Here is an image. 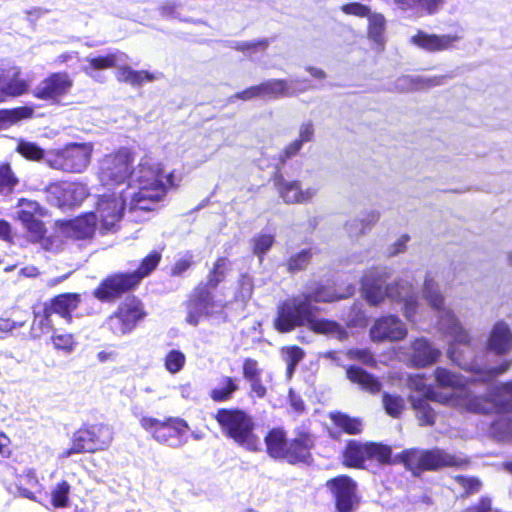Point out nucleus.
<instances>
[{
	"label": "nucleus",
	"instance_id": "aec40b11",
	"mask_svg": "<svg viewBox=\"0 0 512 512\" xmlns=\"http://www.w3.org/2000/svg\"><path fill=\"white\" fill-rule=\"evenodd\" d=\"M339 512H351L357 503L356 483L348 476H338L327 482Z\"/></svg>",
	"mask_w": 512,
	"mask_h": 512
},
{
	"label": "nucleus",
	"instance_id": "4be33fe9",
	"mask_svg": "<svg viewBox=\"0 0 512 512\" xmlns=\"http://www.w3.org/2000/svg\"><path fill=\"white\" fill-rule=\"evenodd\" d=\"M435 381L439 387L450 389V394L438 393L440 396H446L449 398H456L462 395H469L478 399H487L486 395H477L470 386L467 385L468 380L462 376L442 367H438L434 371Z\"/></svg>",
	"mask_w": 512,
	"mask_h": 512
},
{
	"label": "nucleus",
	"instance_id": "5701e85b",
	"mask_svg": "<svg viewBox=\"0 0 512 512\" xmlns=\"http://www.w3.org/2000/svg\"><path fill=\"white\" fill-rule=\"evenodd\" d=\"M72 86L73 80L67 73H53L35 87L34 95L42 100L57 101L66 95Z\"/></svg>",
	"mask_w": 512,
	"mask_h": 512
},
{
	"label": "nucleus",
	"instance_id": "bf43d9fd",
	"mask_svg": "<svg viewBox=\"0 0 512 512\" xmlns=\"http://www.w3.org/2000/svg\"><path fill=\"white\" fill-rule=\"evenodd\" d=\"M341 11L346 15H352L360 18H368L372 13L368 6L358 2L343 5L341 7Z\"/></svg>",
	"mask_w": 512,
	"mask_h": 512
},
{
	"label": "nucleus",
	"instance_id": "864d4df0",
	"mask_svg": "<svg viewBox=\"0 0 512 512\" xmlns=\"http://www.w3.org/2000/svg\"><path fill=\"white\" fill-rule=\"evenodd\" d=\"M274 243V236L271 234H259L252 240L253 253L262 260L263 256L270 250Z\"/></svg>",
	"mask_w": 512,
	"mask_h": 512
},
{
	"label": "nucleus",
	"instance_id": "13d9d810",
	"mask_svg": "<svg viewBox=\"0 0 512 512\" xmlns=\"http://www.w3.org/2000/svg\"><path fill=\"white\" fill-rule=\"evenodd\" d=\"M18 151L21 155L30 160L46 158V154L43 149L31 142H21L18 145Z\"/></svg>",
	"mask_w": 512,
	"mask_h": 512
},
{
	"label": "nucleus",
	"instance_id": "423d86ee",
	"mask_svg": "<svg viewBox=\"0 0 512 512\" xmlns=\"http://www.w3.org/2000/svg\"><path fill=\"white\" fill-rule=\"evenodd\" d=\"M127 55L116 51L106 55L88 56L85 58L86 64L82 66V71L96 81H102L100 70L116 67V78L120 82L127 83L134 87H140L147 82H152L161 78V73L148 72L144 70H134L126 65Z\"/></svg>",
	"mask_w": 512,
	"mask_h": 512
},
{
	"label": "nucleus",
	"instance_id": "393cba45",
	"mask_svg": "<svg viewBox=\"0 0 512 512\" xmlns=\"http://www.w3.org/2000/svg\"><path fill=\"white\" fill-rule=\"evenodd\" d=\"M220 307L212 300L211 293L205 286H199L195 289L188 303L187 322L191 325H197L202 316L210 315L215 312V308Z\"/></svg>",
	"mask_w": 512,
	"mask_h": 512
},
{
	"label": "nucleus",
	"instance_id": "4468645a",
	"mask_svg": "<svg viewBox=\"0 0 512 512\" xmlns=\"http://www.w3.org/2000/svg\"><path fill=\"white\" fill-rule=\"evenodd\" d=\"M404 461L411 470H436L447 466L460 467L466 463L462 458L438 449L431 451H407L404 454Z\"/></svg>",
	"mask_w": 512,
	"mask_h": 512
},
{
	"label": "nucleus",
	"instance_id": "37998d69",
	"mask_svg": "<svg viewBox=\"0 0 512 512\" xmlns=\"http://www.w3.org/2000/svg\"><path fill=\"white\" fill-rule=\"evenodd\" d=\"M268 45V39H261L253 41H236L232 43L231 47L252 58L258 53H263L267 49Z\"/></svg>",
	"mask_w": 512,
	"mask_h": 512
},
{
	"label": "nucleus",
	"instance_id": "ea45409f",
	"mask_svg": "<svg viewBox=\"0 0 512 512\" xmlns=\"http://www.w3.org/2000/svg\"><path fill=\"white\" fill-rule=\"evenodd\" d=\"M490 433L499 441H512V417H499L491 424Z\"/></svg>",
	"mask_w": 512,
	"mask_h": 512
},
{
	"label": "nucleus",
	"instance_id": "c9c22d12",
	"mask_svg": "<svg viewBox=\"0 0 512 512\" xmlns=\"http://www.w3.org/2000/svg\"><path fill=\"white\" fill-rule=\"evenodd\" d=\"M386 19L381 13H371L368 17V37L373 41L379 50H382L386 43Z\"/></svg>",
	"mask_w": 512,
	"mask_h": 512
},
{
	"label": "nucleus",
	"instance_id": "9d476101",
	"mask_svg": "<svg viewBox=\"0 0 512 512\" xmlns=\"http://www.w3.org/2000/svg\"><path fill=\"white\" fill-rule=\"evenodd\" d=\"M129 197H124V193H113L111 195H103L98 199L96 211L97 223L102 233L114 232L119 227V223L123 217L124 209H128V214L133 221L143 220L141 213L148 211L138 210L131 214L129 211Z\"/></svg>",
	"mask_w": 512,
	"mask_h": 512
},
{
	"label": "nucleus",
	"instance_id": "338daca9",
	"mask_svg": "<svg viewBox=\"0 0 512 512\" xmlns=\"http://www.w3.org/2000/svg\"><path fill=\"white\" fill-rule=\"evenodd\" d=\"M491 510V499L482 497L477 504L466 508L463 512H489Z\"/></svg>",
	"mask_w": 512,
	"mask_h": 512
},
{
	"label": "nucleus",
	"instance_id": "a211bd4d",
	"mask_svg": "<svg viewBox=\"0 0 512 512\" xmlns=\"http://www.w3.org/2000/svg\"><path fill=\"white\" fill-rule=\"evenodd\" d=\"M408 334L405 323L395 315H387L375 320L370 329V337L374 342H398Z\"/></svg>",
	"mask_w": 512,
	"mask_h": 512
},
{
	"label": "nucleus",
	"instance_id": "f704fd0d",
	"mask_svg": "<svg viewBox=\"0 0 512 512\" xmlns=\"http://www.w3.org/2000/svg\"><path fill=\"white\" fill-rule=\"evenodd\" d=\"M79 303V295L74 293L62 294L55 297L45 308L51 313L59 314L61 317H70Z\"/></svg>",
	"mask_w": 512,
	"mask_h": 512
},
{
	"label": "nucleus",
	"instance_id": "052dcab7",
	"mask_svg": "<svg viewBox=\"0 0 512 512\" xmlns=\"http://www.w3.org/2000/svg\"><path fill=\"white\" fill-rule=\"evenodd\" d=\"M347 356L366 365L375 363L373 354L368 349H352L347 352Z\"/></svg>",
	"mask_w": 512,
	"mask_h": 512
},
{
	"label": "nucleus",
	"instance_id": "7ed1b4c3",
	"mask_svg": "<svg viewBox=\"0 0 512 512\" xmlns=\"http://www.w3.org/2000/svg\"><path fill=\"white\" fill-rule=\"evenodd\" d=\"M353 292V286H349L347 292L341 295L331 288L321 286L314 292L287 298L277 307L274 328L280 333H287L296 327L305 326L316 333L343 340L347 337L346 330L335 321L317 318V308L313 302H332L352 295Z\"/></svg>",
	"mask_w": 512,
	"mask_h": 512
},
{
	"label": "nucleus",
	"instance_id": "412c9836",
	"mask_svg": "<svg viewBox=\"0 0 512 512\" xmlns=\"http://www.w3.org/2000/svg\"><path fill=\"white\" fill-rule=\"evenodd\" d=\"M274 184L279 197L286 204L308 203L318 193L317 187L310 186L303 189L299 181L286 180L282 175L275 177Z\"/></svg>",
	"mask_w": 512,
	"mask_h": 512
},
{
	"label": "nucleus",
	"instance_id": "cd10ccee",
	"mask_svg": "<svg viewBox=\"0 0 512 512\" xmlns=\"http://www.w3.org/2000/svg\"><path fill=\"white\" fill-rule=\"evenodd\" d=\"M399 11L411 18H420L425 15H433L439 12L445 4V0H393Z\"/></svg>",
	"mask_w": 512,
	"mask_h": 512
},
{
	"label": "nucleus",
	"instance_id": "c85d7f7f",
	"mask_svg": "<svg viewBox=\"0 0 512 512\" xmlns=\"http://www.w3.org/2000/svg\"><path fill=\"white\" fill-rule=\"evenodd\" d=\"M314 446L312 435L301 432L288 443L284 459L289 463H308L311 460V449Z\"/></svg>",
	"mask_w": 512,
	"mask_h": 512
},
{
	"label": "nucleus",
	"instance_id": "a878e982",
	"mask_svg": "<svg viewBox=\"0 0 512 512\" xmlns=\"http://www.w3.org/2000/svg\"><path fill=\"white\" fill-rule=\"evenodd\" d=\"M98 227L97 216L88 212L64 223L62 232L68 238L84 240L92 238Z\"/></svg>",
	"mask_w": 512,
	"mask_h": 512
},
{
	"label": "nucleus",
	"instance_id": "774afa93",
	"mask_svg": "<svg viewBox=\"0 0 512 512\" xmlns=\"http://www.w3.org/2000/svg\"><path fill=\"white\" fill-rule=\"evenodd\" d=\"M410 240V237L408 235H402L399 239L396 240V242L391 246V255H397L401 252H403L406 249V245L408 241Z\"/></svg>",
	"mask_w": 512,
	"mask_h": 512
},
{
	"label": "nucleus",
	"instance_id": "0eeeda50",
	"mask_svg": "<svg viewBox=\"0 0 512 512\" xmlns=\"http://www.w3.org/2000/svg\"><path fill=\"white\" fill-rule=\"evenodd\" d=\"M215 419L222 432L238 445L249 451L259 449L260 440L254 433L255 423L251 416L239 409H219Z\"/></svg>",
	"mask_w": 512,
	"mask_h": 512
},
{
	"label": "nucleus",
	"instance_id": "0e129e2a",
	"mask_svg": "<svg viewBox=\"0 0 512 512\" xmlns=\"http://www.w3.org/2000/svg\"><path fill=\"white\" fill-rule=\"evenodd\" d=\"M192 264V256L189 254L179 258L172 268L173 275H181L184 273Z\"/></svg>",
	"mask_w": 512,
	"mask_h": 512
},
{
	"label": "nucleus",
	"instance_id": "f257e3e1",
	"mask_svg": "<svg viewBox=\"0 0 512 512\" xmlns=\"http://www.w3.org/2000/svg\"><path fill=\"white\" fill-rule=\"evenodd\" d=\"M133 153L128 148H120L105 155L99 161L98 178L108 188H119V192L129 197L131 214L138 210L153 211L163 201L168 188L177 187L182 181L180 174L165 173L161 163L144 157L132 169Z\"/></svg>",
	"mask_w": 512,
	"mask_h": 512
},
{
	"label": "nucleus",
	"instance_id": "680f3d73",
	"mask_svg": "<svg viewBox=\"0 0 512 512\" xmlns=\"http://www.w3.org/2000/svg\"><path fill=\"white\" fill-rule=\"evenodd\" d=\"M314 137V125L311 121L304 122L299 127L298 140L301 143L311 142Z\"/></svg>",
	"mask_w": 512,
	"mask_h": 512
},
{
	"label": "nucleus",
	"instance_id": "4c0bfd02",
	"mask_svg": "<svg viewBox=\"0 0 512 512\" xmlns=\"http://www.w3.org/2000/svg\"><path fill=\"white\" fill-rule=\"evenodd\" d=\"M380 216L381 214L378 210L373 209L366 211L361 218H355L347 221L345 224V230L349 236H353L358 233L351 229L352 226L361 227L360 232H366V230L370 229L379 221Z\"/></svg>",
	"mask_w": 512,
	"mask_h": 512
},
{
	"label": "nucleus",
	"instance_id": "9b49d317",
	"mask_svg": "<svg viewBox=\"0 0 512 512\" xmlns=\"http://www.w3.org/2000/svg\"><path fill=\"white\" fill-rule=\"evenodd\" d=\"M113 440V432L110 427L103 424H94L79 429L73 434L71 447L61 453L62 458H68L73 454L94 453L109 447Z\"/></svg>",
	"mask_w": 512,
	"mask_h": 512
},
{
	"label": "nucleus",
	"instance_id": "473e14b6",
	"mask_svg": "<svg viewBox=\"0 0 512 512\" xmlns=\"http://www.w3.org/2000/svg\"><path fill=\"white\" fill-rule=\"evenodd\" d=\"M346 374L351 382L358 384L363 390L371 394H377L381 391L382 384L378 378L360 367L350 366L347 368Z\"/></svg>",
	"mask_w": 512,
	"mask_h": 512
},
{
	"label": "nucleus",
	"instance_id": "de8ad7c7",
	"mask_svg": "<svg viewBox=\"0 0 512 512\" xmlns=\"http://www.w3.org/2000/svg\"><path fill=\"white\" fill-rule=\"evenodd\" d=\"M282 356L287 364V376L290 378L297 364L304 357V352L297 346L286 347L282 349Z\"/></svg>",
	"mask_w": 512,
	"mask_h": 512
},
{
	"label": "nucleus",
	"instance_id": "a19ab883",
	"mask_svg": "<svg viewBox=\"0 0 512 512\" xmlns=\"http://www.w3.org/2000/svg\"><path fill=\"white\" fill-rule=\"evenodd\" d=\"M382 404L385 412L393 418H399L406 406L403 397L387 392L382 395Z\"/></svg>",
	"mask_w": 512,
	"mask_h": 512
},
{
	"label": "nucleus",
	"instance_id": "8fccbe9b",
	"mask_svg": "<svg viewBox=\"0 0 512 512\" xmlns=\"http://www.w3.org/2000/svg\"><path fill=\"white\" fill-rule=\"evenodd\" d=\"M70 485L66 481L58 483L51 492L52 504L56 508L66 507L69 500Z\"/></svg>",
	"mask_w": 512,
	"mask_h": 512
},
{
	"label": "nucleus",
	"instance_id": "f3484780",
	"mask_svg": "<svg viewBox=\"0 0 512 512\" xmlns=\"http://www.w3.org/2000/svg\"><path fill=\"white\" fill-rule=\"evenodd\" d=\"M390 457L391 450L385 445L351 440L343 453V463L348 467L360 468L366 460L374 459L379 462H387Z\"/></svg>",
	"mask_w": 512,
	"mask_h": 512
},
{
	"label": "nucleus",
	"instance_id": "5fc2aeb1",
	"mask_svg": "<svg viewBox=\"0 0 512 512\" xmlns=\"http://www.w3.org/2000/svg\"><path fill=\"white\" fill-rule=\"evenodd\" d=\"M312 256L311 249H305L291 256L287 262L290 272H298L303 270L310 262Z\"/></svg>",
	"mask_w": 512,
	"mask_h": 512
},
{
	"label": "nucleus",
	"instance_id": "7c9ffc66",
	"mask_svg": "<svg viewBox=\"0 0 512 512\" xmlns=\"http://www.w3.org/2000/svg\"><path fill=\"white\" fill-rule=\"evenodd\" d=\"M488 348L498 355H504L512 350V332L506 323L500 321L494 325L488 340Z\"/></svg>",
	"mask_w": 512,
	"mask_h": 512
},
{
	"label": "nucleus",
	"instance_id": "1a4fd4ad",
	"mask_svg": "<svg viewBox=\"0 0 512 512\" xmlns=\"http://www.w3.org/2000/svg\"><path fill=\"white\" fill-rule=\"evenodd\" d=\"M92 153V143H70L62 149L47 152L45 161L56 170L82 173L90 165Z\"/></svg>",
	"mask_w": 512,
	"mask_h": 512
},
{
	"label": "nucleus",
	"instance_id": "49530a36",
	"mask_svg": "<svg viewBox=\"0 0 512 512\" xmlns=\"http://www.w3.org/2000/svg\"><path fill=\"white\" fill-rule=\"evenodd\" d=\"M51 341L55 349L61 350L65 353H71L76 346V341L72 334L61 333L58 330L53 331Z\"/></svg>",
	"mask_w": 512,
	"mask_h": 512
},
{
	"label": "nucleus",
	"instance_id": "6e6d98bb",
	"mask_svg": "<svg viewBox=\"0 0 512 512\" xmlns=\"http://www.w3.org/2000/svg\"><path fill=\"white\" fill-rule=\"evenodd\" d=\"M346 322L347 325L351 327H362L366 325L367 317L362 309V304L356 303L351 307L346 317Z\"/></svg>",
	"mask_w": 512,
	"mask_h": 512
},
{
	"label": "nucleus",
	"instance_id": "f8f14e48",
	"mask_svg": "<svg viewBox=\"0 0 512 512\" xmlns=\"http://www.w3.org/2000/svg\"><path fill=\"white\" fill-rule=\"evenodd\" d=\"M468 412L476 414H507L512 411V381L493 386L487 393V399H466Z\"/></svg>",
	"mask_w": 512,
	"mask_h": 512
},
{
	"label": "nucleus",
	"instance_id": "79ce46f5",
	"mask_svg": "<svg viewBox=\"0 0 512 512\" xmlns=\"http://www.w3.org/2000/svg\"><path fill=\"white\" fill-rule=\"evenodd\" d=\"M454 483V489H458L459 495L462 497H468L479 492L482 486L479 479L475 477H466L463 475L455 476Z\"/></svg>",
	"mask_w": 512,
	"mask_h": 512
},
{
	"label": "nucleus",
	"instance_id": "603ef678",
	"mask_svg": "<svg viewBox=\"0 0 512 512\" xmlns=\"http://www.w3.org/2000/svg\"><path fill=\"white\" fill-rule=\"evenodd\" d=\"M186 357L179 350H171L165 357V368L172 374H176L181 371L185 365Z\"/></svg>",
	"mask_w": 512,
	"mask_h": 512
},
{
	"label": "nucleus",
	"instance_id": "6e6552de",
	"mask_svg": "<svg viewBox=\"0 0 512 512\" xmlns=\"http://www.w3.org/2000/svg\"><path fill=\"white\" fill-rule=\"evenodd\" d=\"M161 254L152 251L141 262L137 271L129 274H116L107 278L98 287L94 294L100 300H110L117 297L120 293L134 287L140 280L148 276L159 264Z\"/></svg>",
	"mask_w": 512,
	"mask_h": 512
},
{
	"label": "nucleus",
	"instance_id": "72a5a7b5",
	"mask_svg": "<svg viewBox=\"0 0 512 512\" xmlns=\"http://www.w3.org/2000/svg\"><path fill=\"white\" fill-rule=\"evenodd\" d=\"M239 389V380L229 376H221L210 391V398L214 402H227L232 399L233 394Z\"/></svg>",
	"mask_w": 512,
	"mask_h": 512
},
{
	"label": "nucleus",
	"instance_id": "20e7f679",
	"mask_svg": "<svg viewBox=\"0 0 512 512\" xmlns=\"http://www.w3.org/2000/svg\"><path fill=\"white\" fill-rule=\"evenodd\" d=\"M378 272L367 274L362 280V293L370 305H379L385 298L403 304V314L411 325H416L421 318V305L417 301L413 285L406 279L383 286Z\"/></svg>",
	"mask_w": 512,
	"mask_h": 512
},
{
	"label": "nucleus",
	"instance_id": "f03ea898",
	"mask_svg": "<svg viewBox=\"0 0 512 512\" xmlns=\"http://www.w3.org/2000/svg\"><path fill=\"white\" fill-rule=\"evenodd\" d=\"M423 294L438 318V328L450 337L448 357L464 370L475 374L472 381L487 382L504 374L512 365V360H505L500 365L481 366L475 359L470 358L473 350L468 333L462 328L452 311L444 306V299L437 284L432 278H425Z\"/></svg>",
	"mask_w": 512,
	"mask_h": 512
},
{
	"label": "nucleus",
	"instance_id": "a18cd8bd",
	"mask_svg": "<svg viewBox=\"0 0 512 512\" xmlns=\"http://www.w3.org/2000/svg\"><path fill=\"white\" fill-rule=\"evenodd\" d=\"M18 184V179L15 177L8 164H0V194L7 195L13 191Z\"/></svg>",
	"mask_w": 512,
	"mask_h": 512
},
{
	"label": "nucleus",
	"instance_id": "2f4dec72",
	"mask_svg": "<svg viewBox=\"0 0 512 512\" xmlns=\"http://www.w3.org/2000/svg\"><path fill=\"white\" fill-rule=\"evenodd\" d=\"M296 81L287 82L281 79H272L258 85L260 98H279L295 95L298 90L295 88Z\"/></svg>",
	"mask_w": 512,
	"mask_h": 512
},
{
	"label": "nucleus",
	"instance_id": "b1692460",
	"mask_svg": "<svg viewBox=\"0 0 512 512\" xmlns=\"http://www.w3.org/2000/svg\"><path fill=\"white\" fill-rule=\"evenodd\" d=\"M18 206L19 221L33 237H41L45 231L41 218L46 215V211L36 201L27 199H20Z\"/></svg>",
	"mask_w": 512,
	"mask_h": 512
},
{
	"label": "nucleus",
	"instance_id": "39448f33",
	"mask_svg": "<svg viewBox=\"0 0 512 512\" xmlns=\"http://www.w3.org/2000/svg\"><path fill=\"white\" fill-rule=\"evenodd\" d=\"M407 386L412 391L409 399L421 425H433L435 422L436 413L431 407L430 401L446 404L468 412V406L464 402L466 399H473L469 395H460L456 398L440 396L438 392L425 383L423 374L409 375Z\"/></svg>",
	"mask_w": 512,
	"mask_h": 512
},
{
	"label": "nucleus",
	"instance_id": "ddd939ff",
	"mask_svg": "<svg viewBox=\"0 0 512 512\" xmlns=\"http://www.w3.org/2000/svg\"><path fill=\"white\" fill-rule=\"evenodd\" d=\"M142 428L152 433L153 438L161 443L170 447H179L183 441V436L186 434L188 425L182 419H168L167 421H160L152 417H142L140 419Z\"/></svg>",
	"mask_w": 512,
	"mask_h": 512
},
{
	"label": "nucleus",
	"instance_id": "c756f323",
	"mask_svg": "<svg viewBox=\"0 0 512 512\" xmlns=\"http://www.w3.org/2000/svg\"><path fill=\"white\" fill-rule=\"evenodd\" d=\"M20 71L13 67L0 73V101L7 96H19L25 93L29 84L19 78Z\"/></svg>",
	"mask_w": 512,
	"mask_h": 512
},
{
	"label": "nucleus",
	"instance_id": "bb28decb",
	"mask_svg": "<svg viewBox=\"0 0 512 512\" xmlns=\"http://www.w3.org/2000/svg\"><path fill=\"white\" fill-rule=\"evenodd\" d=\"M460 39L458 35H435L419 30L410 38V43L420 49L437 52L452 48Z\"/></svg>",
	"mask_w": 512,
	"mask_h": 512
},
{
	"label": "nucleus",
	"instance_id": "e2e57ef3",
	"mask_svg": "<svg viewBox=\"0 0 512 512\" xmlns=\"http://www.w3.org/2000/svg\"><path fill=\"white\" fill-rule=\"evenodd\" d=\"M243 376L247 381L260 377V371L258 369V364L255 360L246 359L244 361Z\"/></svg>",
	"mask_w": 512,
	"mask_h": 512
},
{
	"label": "nucleus",
	"instance_id": "2eb2a0df",
	"mask_svg": "<svg viewBox=\"0 0 512 512\" xmlns=\"http://www.w3.org/2000/svg\"><path fill=\"white\" fill-rule=\"evenodd\" d=\"M145 315L142 303L135 297H129L108 318L107 324L113 334L121 336L133 331Z\"/></svg>",
	"mask_w": 512,
	"mask_h": 512
},
{
	"label": "nucleus",
	"instance_id": "e433bc0d",
	"mask_svg": "<svg viewBox=\"0 0 512 512\" xmlns=\"http://www.w3.org/2000/svg\"><path fill=\"white\" fill-rule=\"evenodd\" d=\"M268 454L273 458H284L288 441L286 433L280 428L272 429L265 437Z\"/></svg>",
	"mask_w": 512,
	"mask_h": 512
},
{
	"label": "nucleus",
	"instance_id": "58836bf2",
	"mask_svg": "<svg viewBox=\"0 0 512 512\" xmlns=\"http://www.w3.org/2000/svg\"><path fill=\"white\" fill-rule=\"evenodd\" d=\"M51 315L52 314L46 308H44L43 314H35L30 331V334L33 338H40L42 335L49 332L53 333V331L56 330L53 328Z\"/></svg>",
	"mask_w": 512,
	"mask_h": 512
},
{
	"label": "nucleus",
	"instance_id": "c03bdc74",
	"mask_svg": "<svg viewBox=\"0 0 512 512\" xmlns=\"http://www.w3.org/2000/svg\"><path fill=\"white\" fill-rule=\"evenodd\" d=\"M331 419L335 425L348 434H359L362 431V422L358 418H351L346 414L334 413Z\"/></svg>",
	"mask_w": 512,
	"mask_h": 512
},
{
	"label": "nucleus",
	"instance_id": "3c124183",
	"mask_svg": "<svg viewBox=\"0 0 512 512\" xmlns=\"http://www.w3.org/2000/svg\"><path fill=\"white\" fill-rule=\"evenodd\" d=\"M33 110L29 107H20L13 110H0V128L6 123H13L32 115Z\"/></svg>",
	"mask_w": 512,
	"mask_h": 512
},
{
	"label": "nucleus",
	"instance_id": "09e8293b",
	"mask_svg": "<svg viewBox=\"0 0 512 512\" xmlns=\"http://www.w3.org/2000/svg\"><path fill=\"white\" fill-rule=\"evenodd\" d=\"M230 269V263L226 258H219L208 277V286L214 288L221 281L224 280L228 270Z\"/></svg>",
	"mask_w": 512,
	"mask_h": 512
},
{
	"label": "nucleus",
	"instance_id": "4d7b16f0",
	"mask_svg": "<svg viewBox=\"0 0 512 512\" xmlns=\"http://www.w3.org/2000/svg\"><path fill=\"white\" fill-rule=\"evenodd\" d=\"M253 281L248 274H243L239 280V288L236 292V299L246 303L253 293Z\"/></svg>",
	"mask_w": 512,
	"mask_h": 512
},
{
	"label": "nucleus",
	"instance_id": "dca6fc26",
	"mask_svg": "<svg viewBox=\"0 0 512 512\" xmlns=\"http://www.w3.org/2000/svg\"><path fill=\"white\" fill-rule=\"evenodd\" d=\"M88 194L87 186L80 182L59 181L46 188L47 201L61 209L80 205Z\"/></svg>",
	"mask_w": 512,
	"mask_h": 512
},
{
	"label": "nucleus",
	"instance_id": "69168bd1",
	"mask_svg": "<svg viewBox=\"0 0 512 512\" xmlns=\"http://www.w3.org/2000/svg\"><path fill=\"white\" fill-rule=\"evenodd\" d=\"M303 143H301L298 139L292 141L289 145H287L282 154L280 155L281 161H286L287 159L295 156L302 148Z\"/></svg>",
	"mask_w": 512,
	"mask_h": 512
},
{
	"label": "nucleus",
	"instance_id": "6ab92c4d",
	"mask_svg": "<svg viewBox=\"0 0 512 512\" xmlns=\"http://www.w3.org/2000/svg\"><path fill=\"white\" fill-rule=\"evenodd\" d=\"M400 354L414 367H426L435 363L440 351L433 347L426 338H417L409 346L401 347Z\"/></svg>",
	"mask_w": 512,
	"mask_h": 512
}]
</instances>
